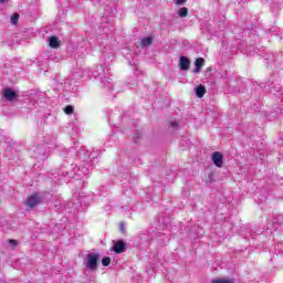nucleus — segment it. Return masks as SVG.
Wrapping results in <instances>:
<instances>
[{
  "instance_id": "obj_10",
  "label": "nucleus",
  "mask_w": 283,
  "mask_h": 283,
  "mask_svg": "<svg viewBox=\"0 0 283 283\" xmlns=\"http://www.w3.org/2000/svg\"><path fill=\"white\" fill-rule=\"evenodd\" d=\"M205 65V59L202 57H198L196 61H195V70H193V73L195 74H199L200 70H202V66Z\"/></svg>"
},
{
  "instance_id": "obj_26",
  "label": "nucleus",
  "mask_w": 283,
  "mask_h": 283,
  "mask_svg": "<svg viewBox=\"0 0 283 283\" xmlns=\"http://www.w3.org/2000/svg\"><path fill=\"white\" fill-rule=\"evenodd\" d=\"M119 230L122 231V233H125V226L123 223L119 226Z\"/></svg>"
},
{
  "instance_id": "obj_5",
  "label": "nucleus",
  "mask_w": 283,
  "mask_h": 283,
  "mask_svg": "<svg viewBox=\"0 0 283 283\" xmlns=\"http://www.w3.org/2000/svg\"><path fill=\"white\" fill-rule=\"evenodd\" d=\"M212 163L216 167H222L224 165V156L220 151H214L212 154Z\"/></svg>"
},
{
  "instance_id": "obj_19",
  "label": "nucleus",
  "mask_w": 283,
  "mask_h": 283,
  "mask_svg": "<svg viewBox=\"0 0 283 283\" xmlns=\"http://www.w3.org/2000/svg\"><path fill=\"white\" fill-rule=\"evenodd\" d=\"M64 112L65 114H74V106L72 105H67L65 108H64Z\"/></svg>"
},
{
  "instance_id": "obj_4",
  "label": "nucleus",
  "mask_w": 283,
  "mask_h": 283,
  "mask_svg": "<svg viewBox=\"0 0 283 283\" xmlns=\"http://www.w3.org/2000/svg\"><path fill=\"white\" fill-rule=\"evenodd\" d=\"M2 98L8 103H14L15 101H19V93L11 87H7L3 90Z\"/></svg>"
},
{
  "instance_id": "obj_16",
  "label": "nucleus",
  "mask_w": 283,
  "mask_h": 283,
  "mask_svg": "<svg viewBox=\"0 0 283 283\" xmlns=\"http://www.w3.org/2000/svg\"><path fill=\"white\" fill-rule=\"evenodd\" d=\"M34 151L36 154V158H41V156H45V149L43 148V146H38Z\"/></svg>"
},
{
  "instance_id": "obj_28",
  "label": "nucleus",
  "mask_w": 283,
  "mask_h": 283,
  "mask_svg": "<svg viewBox=\"0 0 283 283\" xmlns=\"http://www.w3.org/2000/svg\"><path fill=\"white\" fill-rule=\"evenodd\" d=\"M103 4V0H99V6H102Z\"/></svg>"
},
{
  "instance_id": "obj_22",
  "label": "nucleus",
  "mask_w": 283,
  "mask_h": 283,
  "mask_svg": "<svg viewBox=\"0 0 283 283\" xmlns=\"http://www.w3.org/2000/svg\"><path fill=\"white\" fill-rule=\"evenodd\" d=\"M176 6H185L187 3V0H175Z\"/></svg>"
},
{
  "instance_id": "obj_17",
  "label": "nucleus",
  "mask_w": 283,
  "mask_h": 283,
  "mask_svg": "<svg viewBox=\"0 0 283 283\" xmlns=\"http://www.w3.org/2000/svg\"><path fill=\"white\" fill-rule=\"evenodd\" d=\"M111 262H112V259L109 256H105L102 259L103 266H109Z\"/></svg>"
},
{
  "instance_id": "obj_15",
  "label": "nucleus",
  "mask_w": 283,
  "mask_h": 283,
  "mask_svg": "<svg viewBox=\"0 0 283 283\" xmlns=\"http://www.w3.org/2000/svg\"><path fill=\"white\" fill-rule=\"evenodd\" d=\"M188 14L189 9H187L186 7L180 8L178 11V17H180L181 19H185V17H187Z\"/></svg>"
},
{
  "instance_id": "obj_21",
  "label": "nucleus",
  "mask_w": 283,
  "mask_h": 283,
  "mask_svg": "<svg viewBox=\"0 0 283 283\" xmlns=\"http://www.w3.org/2000/svg\"><path fill=\"white\" fill-rule=\"evenodd\" d=\"M277 223V224H283V216L282 214H279L277 217H276V220L274 221V223Z\"/></svg>"
},
{
  "instance_id": "obj_25",
  "label": "nucleus",
  "mask_w": 283,
  "mask_h": 283,
  "mask_svg": "<svg viewBox=\"0 0 283 283\" xmlns=\"http://www.w3.org/2000/svg\"><path fill=\"white\" fill-rule=\"evenodd\" d=\"M170 126H172L174 128H178L177 122H171V123H170Z\"/></svg>"
},
{
  "instance_id": "obj_2",
  "label": "nucleus",
  "mask_w": 283,
  "mask_h": 283,
  "mask_svg": "<svg viewBox=\"0 0 283 283\" xmlns=\"http://www.w3.org/2000/svg\"><path fill=\"white\" fill-rule=\"evenodd\" d=\"M101 255L98 253H88L84 260L85 268L93 273L98 271V259Z\"/></svg>"
},
{
  "instance_id": "obj_20",
  "label": "nucleus",
  "mask_w": 283,
  "mask_h": 283,
  "mask_svg": "<svg viewBox=\"0 0 283 283\" xmlns=\"http://www.w3.org/2000/svg\"><path fill=\"white\" fill-rule=\"evenodd\" d=\"M105 12H106V17H112V7H109V4H106V8H105Z\"/></svg>"
},
{
  "instance_id": "obj_12",
  "label": "nucleus",
  "mask_w": 283,
  "mask_h": 283,
  "mask_svg": "<svg viewBox=\"0 0 283 283\" xmlns=\"http://www.w3.org/2000/svg\"><path fill=\"white\" fill-rule=\"evenodd\" d=\"M207 94V88L202 85H199L196 87V96L198 98H202Z\"/></svg>"
},
{
  "instance_id": "obj_13",
  "label": "nucleus",
  "mask_w": 283,
  "mask_h": 283,
  "mask_svg": "<svg viewBox=\"0 0 283 283\" xmlns=\"http://www.w3.org/2000/svg\"><path fill=\"white\" fill-rule=\"evenodd\" d=\"M270 94H273V96L282 95V86L277 85L270 87Z\"/></svg>"
},
{
  "instance_id": "obj_14",
  "label": "nucleus",
  "mask_w": 283,
  "mask_h": 283,
  "mask_svg": "<svg viewBox=\"0 0 283 283\" xmlns=\"http://www.w3.org/2000/svg\"><path fill=\"white\" fill-rule=\"evenodd\" d=\"M154 43V39L151 36L142 39V48H149Z\"/></svg>"
},
{
  "instance_id": "obj_24",
  "label": "nucleus",
  "mask_w": 283,
  "mask_h": 283,
  "mask_svg": "<svg viewBox=\"0 0 283 283\" xmlns=\"http://www.w3.org/2000/svg\"><path fill=\"white\" fill-rule=\"evenodd\" d=\"M9 244H12V247H17V240H14V239H11V240H9Z\"/></svg>"
},
{
  "instance_id": "obj_23",
  "label": "nucleus",
  "mask_w": 283,
  "mask_h": 283,
  "mask_svg": "<svg viewBox=\"0 0 283 283\" xmlns=\"http://www.w3.org/2000/svg\"><path fill=\"white\" fill-rule=\"evenodd\" d=\"M212 283H231V282L228 280H214L212 281Z\"/></svg>"
},
{
  "instance_id": "obj_27",
  "label": "nucleus",
  "mask_w": 283,
  "mask_h": 283,
  "mask_svg": "<svg viewBox=\"0 0 283 283\" xmlns=\"http://www.w3.org/2000/svg\"><path fill=\"white\" fill-rule=\"evenodd\" d=\"M6 1H8V0H0V3H6Z\"/></svg>"
},
{
  "instance_id": "obj_3",
  "label": "nucleus",
  "mask_w": 283,
  "mask_h": 283,
  "mask_svg": "<svg viewBox=\"0 0 283 283\" xmlns=\"http://www.w3.org/2000/svg\"><path fill=\"white\" fill-rule=\"evenodd\" d=\"M73 178L75 180H82L83 178H85V176H90V168L87 164H83L81 166H76L73 169Z\"/></svg>"
},
{
  "instance_id": "obj_1",
  "label": "nucleus",
  "mask_w": 283,
  "mask_h": 283,
  "mask_svg": "<svg viewBox=\"0 0 283 283\" xmlns=\"http://www.w3.org/2000/svg\"><path fill=\"white\" fill-rule=\"evenodd\" d=\"M107 72H109V69L101 64L99 66H96V70L92 73V76L94 78H99L102 90H107L109 92L114 90V84L112 83V80L107 77Z\"/></svg>"
},
{
  "instance_id": "obj_11",
  "label": "nucleus",
  "mask_w": 283,
  "mask_h": 283,
  "mask_svg": "<svg viewBox=\"0 0 283 283\" xmlns=\"http://www.w3.org/2000/svg\"><path fill=\"white\" fill-rule=\"evenodd\" d=\"M49 45L56 50L57 48H61V41H59V38L56 36H51L49 38Z\"/></svg>"
},
{
  "instance_id": "obj_6",
  "label": "nucleus",
  "mask_w": 283,
  "mask_h": 283,
  "mask_svg": "<svg viewBox=\"0 0 283 283\" xmlns=\"http://www.w3.org/2000/svg\"><path fill=\"white\" fill-rule=\"evenodd\" d=\"M114 253H125L127 251V244L124 243V241H116L113 245Z\"/></svg>"
},
{
  "instance_id": "obj_9",
  "label": "nucleus",
  "mask_w": 283,
  "mask_h": 283,
  "mask_svg": "<svg viewBox=\"0 0 283 283\" xmlns=\"http://www.w3.org/2000/svg\"><path fill=\"white\" fill-rule=\"evenodd\" d=\"M57 176H55V182H61V180H65V178H67V176H70V172L67 170H65V168H61L57 172Z\"/></svg>"
},
{
  "instance_id": "obj_7",
  "label": "nucleus",
  "mask_w": 283,
  "mask_h": 283,
  "mask_svg": "<svg viewBox=\"0 0 283 283\" xmlns=\"http://www.w3.org/2000/svg\"><path fill=\"white\" fill-rule=\"evenodd\" d=\"M39 202H41V197H39V195H32L27 200V207L34 209Z\"/></svg>"
},
{
  "instance_id": "obj_8",
  "label": "nucleus",
  "mask_w": 283,
  "mask_h": 283,
  "mask_svg": "<svg viewBox=\"0 0 283 283\" xmlns=\"http://www.w3.org/2000/svg\"><path fill=\"white\" fill-rule=\"evenodd\" d=\"M191 65V61L187 56H181L179 60V67L182 72H187Z\"/></svg>"
},
{
  "instance_id": "obj_29",
  "label": "nucleus",
  "mask_w": 283,
  "mask_h": 283,
  "mask_svg": "<svg viewBox=\"0 0 283 283\" xmlns=\"http://www.w3.org/2000/svg\"><path fill=\"white\" fill-rule=\"evenodd\" d=\"M91 157L95 158V156L91 155Z\"/></svg>"
},
{
  "instance_id": "obj_18",
  "label": "nucleus",
  "mask_w": 283,
  "mask_h": 283,
  "mask_svg": "<svg viewBox=\"0 0 283 283\" xmlns=\"http://www.w3.org/2000/svg\"><path fill=\"white\" fill-rule=\"evenodd\" d=\"M11 23H12V25H17V23H19V14L18 13H14L11 17Z\"/></svg>"
}]
</instances>
